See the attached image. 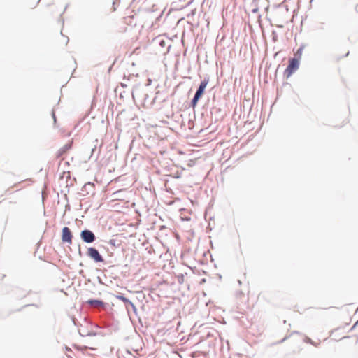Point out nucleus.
Here are the masks:
<instances>
[{"label": "nucleus", "instance_id": "nucleus-1", "mask_svg": "<svg viewBox=\"0 0 358 358\" xmlns=\"http://www.w3.org/2000/svg\"><path fill=\"white\" fill-rule=\"evenodd\" d=\"M300 66V61L296 58L291 57L289 59L288 64L284 71L283 76L286 78H289L292 74L296 71Z\"/></svg>", "mask_w": 358, "mask_h": 358}, {"label": "nucleus", "instance_id": "nucleus-2", "mask_svg": "<svg viewBox=\"0 0 358 358\" xmlns=\"http://www.w3.org/2000/svg\"><path fill=\"white\" fill-rule=\"evenodd\" d=\"M115 296L116 299H119L120 301H121L124 303V306L127 309V311L129 317H131L130 316L131 310L133 312V313L135 315H137V313H138L137 308L131 301H130L128 298H127L122 293H118L117 294L115 295Z\"/></svg>", "mask_w": 358, "mask_h": 358}, {"label": "nucleus", "instance_id": "nucleus-3", "mask_svg": "<svg viewBox=\"0 0 358 358\" xmlns=\"http://www.w3.org/2000/svg\"><path fill=\"white\" fill-rule=\"evenodd\" d=\"M86 255L96 264L103 263L105 259L95 247L87 248Z\"/></svg>", "mask_w": 358, "mask_h": 358}, {"label": "nucleus", "instance_id": "nucleus-4", "mask_svg": "<svg viewBox=\"0 0 358 358\" xmlns=\"http://www.w3.org/2000/svg\"><path fill=\"white\" fill-rule=\"evenodd\" d=\"M211 119L215 123L222 120L226 115L224 110L216 105H213L210 109Z\"/></svg>", "mask_w": 358, "mask_h": 358}, {"label": "nucleus", "instance_id": "nucleus-5", "mask_svg": "<svg viewBox=\"0 0 358 358\" xmlns=\"http://www.w3.org/2000/svg\"><path fill=\"white\" fill-rule=\"evenodd\" d=\"M80 237L83 243L87 244L92 243L96 240L94 233L88 229H83L80 233Z\"/></svg>", "mask_w": 358, "mask_h": 358}, {"label": "nucleus", "instance_id": "nucleus-6", "mask_svg": "<svg viewBox=\"0 0 358 358\" xmlns=\"http://www.w3.org/2000/svg\"><path fill=\"white\" fill-rule=\"evenodd\" d=\"M61 239L63 243L72 244L73 234L68 227H64L62 229Z\"/></svg>", "mask_w": 358, "mask_h": 358}, {"label": "nucleus", "instance_id": "nucleus-7", "mask_svg": "<svg viewBox=\"0 0 358 358\" xmlns=\"http://www.w3.org/2000/svg\"><path fill=\"white\" fill-rule=\"evenodd\" d=\"M84 304L92 307H101L106 308L108 303L99 299H89Z\"/></svg>", "mask_w": 358, "mask_h": 358}, {"label": "nucleus", "instance_id": "nucleus-8", "mask_svg": "<svg viewBox=\"0 0 358 358\" xmlns=\"http://www.w3.org/2000/svg\"><path fill=\"white\" fill-rule=\"evenodd\" d=\"M81 190L85 192L87 195H93L95 194V185L92 182H87L83 185Z\"/></svg>", "mask_w": 358, "mask_h": 358}, {"label": "nucleus", "instance_id": "nucleus-9", "mask_svg": "<svg viewBox=\"0 0 358 358\" xmlns=\"http://www.w3.org/2000/svg\"><path fill=\"white\" fill-rule=\"evenodd\" d=\"M203 94H204L203 93H202L200 91L196 90L193 98L190 101L189 107L192 108H195V107L198 104L199 101L201 99V97L203 96Z\"/></svg>", "mask_w": 358, "mask_h": 358}, {"label": "nucleus", "instance_id": "nucleus-10", "mask_svg": "<svg viewBox=\"0 0 358 358\" xmlns=\"http://www.w3.org/2000/svg\"><path fill=\"white\" fill-rule=\"evenodd\" d=\"M73 141H69L66 144H65L63 147H62L57 152L56 157L59 158L65 155L69 150L72 148Z\"/></svg>", "mask_w": 358, "mask_h": 358}, {"label": "nucleus", "instance_id": "nucleus-11", "mask_svg": "<svg viewBox=\"0 0 358 358\" xmlns=\"http://www.w3.org/2000/svg\"><path fill=\"white\" fill-rule=\"evenodd\" d=\"M209 80H210V78L208 75L204 76L203 79L201 81V83L196 90L204 94L206 88L207 87V85L209 83Z\"/></svg>", "mask_w": 358, "mask_h": 358}, {"label": "nucleus", "instance_id": "nucleus-12", "mask_svg": "<svg viewBox=\"0 0 358 358\" xmlns=\"http://www.w3.org/2000/svg\"><path fill=\"white\" fill-rule=\"evenodd\" d=\"M304 48H305V45L303 44H301L300 45V47L297 49L296 52L294 53L293 58H296V59H298V60L300 61Z\"/></svg>", "mask_w": 358, "mask_h": 358}, {"label": "nucleus", "instance_id": "nucleus-13", "mask_svg": "<svg viewBox=\"0 0 358 358\" xmlns=\"http://www.w3.org/2000/svg\"><path fill=\"white\" fill-rule=\"evenodd\" d=\"M51 116H52V118L53 119V126L54 127H57V117H56V115H55V109L53 108L51 111Z\"/></svg>", "mask_w": 358, "mask_h": 358}, {"label": "nucleus", "instance_id": "nucleus-14", "mask_svg": "<svg viewBox=\"0 0 358 358\" xmlns=\"http://www.w3.org/2000/svg\"><path fill=\"white\" fill-rule=\"evenodd\" d=\"M304 342H306L307 343H309V344H311V345H313V346H315V347H317L318 345L320 344L319 343H317L314 342L311 338H310L308 336L305 337Z\"/></svg>", "mask_w": 358, "mask_h": 358}, {"label": "nucleus", "instance_id": "nucleus-15", "mask_svg": "<svg viewBox=\"0 0 358 358\" xmlns=\"http://www.w3.org/2000/svg\"><path fill=\"white\" fill-rule=\"evenodd\" d=\"M176 278L178 284L182 285L184 282L185 276L182 273L178 274Z\"/></svg>", "mask_w": 358, "mask_h": 358}, {"label": "nucleus", "instance_id": "nucleus-16", "mask_svg": "<svg viewBox=\"0 0 358 358\" xmlns=\"http://www.w3.org/2000/svg\"><path fill=\"white\" fill-rule=\"evenodd\" d=\"M124 357L125 358H134V356L132 355L131 351H129V350H126Z\"/></svg>", "mask_w": 358, "mask_h": 358}, {"label": "nucleus", "instance_id": "nucleus-17", "mask_svg": "<svg viewBox=\"0 0 358 358\" xmlns=\"http://www.w3.org/2000/svg\"><path fill=\"white\" fill-rule=\"evenodd\" d=\"M95 142L96 143V144H95V145H94V147L91 149V157H93V155H94V154L95 151L96 150V147H97L98 140H97V139H96V140H95Z\"/></svg>", "mask_w": 358, "mask_h": 358}, {"label": "nucleus", "instance_id": "nucleus-18", "mask_svg": "<svg viewBox=\"0 0 358 358\" xmlns=\"http://www.w3.org/2000/svg\"><path fill=\"white\" fill-rule=\"evenodd\" d=\"M272 36H273L272 37L273 41L275 42L277 41V39H278V35L276 34V31H274V30L272 31Z\"/></svg>", "mask_w": 358, "mask_h": 358}, {"label": "nucleus", "instance_id": "nucleus-19", "mask_svg": "<svg viewBox=\"0 0 358 358\" xmlns=\"http://www.w3.org/2000/svg\"><path fill=\"white\" fill-rule=\"evenodd\" d=\"M108 243L112 246L117 247L115 239H110Z\"/></svg>", "mask_w": 358, "mask_h": 358}, {"label": "nucleus", "instance_id": "nucleus-20", "mask_svg": "<svg viewBox=\"0 0 358 358\" xmlns=\"http://www.w3.org/2000/svg\"><path fill=\"white\" fill-rule=\"evenodd\" d=\"M159 45L161 46V47H165L166 45V41L164 39H161L159 41Z\"/></svg>", "mask_w": 358, "mask_h": 358}, {"label": "nucleus", "instance_id": "nucleus-21", "mask_svg": "<svg viewBox=\"0 0 358 358\" xmlns=\"http://www.w3.org/2000/svg\"><path fill=\"white\" fill-rule=\"evenodd\" d=\"M79 275H81L83 278H85V272L83 270H80L78 272Z\"/></svg>", "mask_w": 358, "mask_h": 358}, {"label": "nucleus", "instance_id": "nucleus-22", "mask_svg": "<svg viewBox=\"0 0 358 358\" xmlns=\"http://www.w3.org/2000/svg\"><path fill=\"white\" fill-rule=\"evenodd\" d=\"M242 295H243V292H242L241 290L238 291V292H236V296H237V297H240V296H242Z\"/></svg>", "mask_w": 358, "mask_h": 358}, {"label": "nucleus", "instance_id": "nucleus-23", "mask_svg": "<svg viewBox=\"0 0 358 358\" xmlns=\"http://www.w3.org/2000/svg\"><path fill=\"white\" fill-rule=\"evenodd\" d=\"M35 306V307H36V308H38V307H39V306H38V304H34V303H32V304H27V305H25L24 307H28V306Z\"/></svg>", "mask_w": 358, "mask_h": 358}, {"label": "nucleus", "instance_id": "nucleus-24", "mask_svg": "<svg viewBox=\"0 0 358 358\" xmlns=\"http://www.w3.org/2000/svg\"><path fill=\"white\" fill-rule=\"evenodd\" d=\"M78 254H79V255H80V257H82V256H83V252H82V250H81V248H80V245H78Z\"/></svg>", "mask_w": 358, "mask_h": 358}, {"label": "nucleus", "instance_id": "nucleus-25", "mask_svg": "<svg viewBox=\"0 0 358 358\" xmlns=\"http://www.w3.org/2000/svg\"><path fill=\"white\" fill-rule=\"evenodd\" d=\"M258 11H259V8H252V10H251V12L252 13H257Z\"/></svg>", "mask_w": 358, "mask_h": 358}, {"label": "nucleus", "instance_id": "nucleus-26", "mask_svg": "<svg viewBox=\"0 0 358 358\" xmlns=\"http://www.w3.org/2000/svg\"><path fill=\"white\" fill-rule=\"evenodd\" d=\"M358 325V320L351 327L350 331H352Z\"/></svg>", "mask_w": 358, "mask_h": 358}, {"label": "nucleus", "instance_id": "nucleus-27", "mask_svg": "<svg viewBox=\"0 0 358 358\" xmlns=\"http://www.w3.org/2000/svg\"><path fill=\"white\" fill-rule=\"evenodd\" d=\"M193 1L194 0H190L184 7L186 8L189 6L193 3Z\"/></svg>", "mask_w": 358, "mask_h": 358}, {"label": "nucleus", "instance_id": "nucleus-28", "mask_svg": "<svg viewBox=\"0 0 358 358\" xmlns=\"http://www.w3.org/2000/svg\"><path fill=\"white\" fill-rule=\"evenodd\" d=\"M96 334V333L92 331V332H88L87 334V336H95Z\"/></svg>", "mask_w": 358, "mask_h": 358}, {"label": "nucleus", "instance_id": "nucleus-29", "mask_svg": "<svg viewBox=\"0 0 358 358\" xmlns=\"http://www.w3.org/2000/svg\"><path fill=\"white\" fill-rule=\"evenodd\" d=\"M147 82H148V83H147L146 85H150V84H151L152 80H151V79H150V78H148V79L147 80Z\"/></svg>", "mask_w": 358, "mask_h": 358}, {"label": "nucleus", "instance_id": "nucleus-30", "mask_svg": "<svg viewBox=\"0 0 358 358\" xmlns=\"http://www.w3.org/2000/svg\"><path fill=\"white\" fill-rule=\"evenodd\" d=\"M175 178H180V173H177L176 175L174 176Z\"/></svg>", "mask_w": 358, "mask_h": 358}, {"label": "nucleus", "instance_id": "nucleus-31", "mask_svg": "<svg viewBox=\"0 0 358 358\" xmlns=\"http://www.w3.org/2000/svg\"><path fill=\"white\" fill-rule=\"evenodd\" d=\"M206 278H202V279L200 280V282H199V283L201 285V284H203V283L206 282Z\"/></svg>", "mask_w": 358, "mask_h": 358}, {"label": "nucleus", "instance_id": "nucleus-32", "mask_svg": "<svg viewBox=\"0 0 358 358\" xmlns=\"http://www.w3.org/2000/svg\"><path fill=\"white\" fill-rule=\"evenodd\" d=\"M115 62H116V59L114 61V62H113V63H115ZM113 64H112V65L108 68V72H110V71H111V69H112V68H113Z\"/></svg>", "mask_w": 358, "mask_h": 358}, {"label": "nucleus", "instance_id": "nucleus-33", "mask_svg": "<svg viewBox=\"0 0 358 358\" xmlns=\"http://www.w3.org/2000/svg\"><path fill=\"white\" fill-rule=\"evenodd\" d=\"M98 281L100 284H103L102 280L100 277H97Z\"/></svg>", "mask_w": 358, "mask_h": 358}, {"label": "nucleus", "instance_id": "nucleus-34", "mask_svg": "<svg viewBox=\"0 0 358 358\" xmlns=\"http://www.w3.org/2000/svg\"><path fill=\"white\" fill-rule=\"evenodd\" d=\"M287 338V337H285L284 338H282V340H280V341H279V343H281L284 342Z\"/></svg>", "mask_w": 358, "mask_h": 358}, {"label": "nucleus", "instance_id": "nucleus-35", "mask_svg": "<svg viewBox=\"0 0 358 358\" xmlns=\"http://www.w3.org/2000/svg\"><path fill=\"white\" fill-rule=\"evenodd\" d=\"M207 229L210 230V231L212 230V228L210 227V223L208 224V226Z\"/></svg>", "mask_w": 358, "mask_h": 358}, {"label": "nucleus", "instance_id": "nucleus-36", "mask_svg": "<svg viewBox=\"0 0 358 358\" xmlns=\"http://www.w3.org/2000/svg\"><path fill=\"white\" fill-rule=\"evenodd\" d=\"M31 293V290H29L27 292V294H25L24 296H26Z\"/></svg>", "mask_w": 358, "mask_h": 358}, {"label": "nucleus", "instance_id": "nucleus-37", "mask_svg": "<svg viewBox=\"0 0 358 358\" xmlns=\"http://www.w3.org/2000/svg\"><path fill=\"white\" fill-rule=\"evenodd\" d=\"M237 282H238V284L239 285H242V282H241V280H237Z\"/></svg>", "mask_w": 358, "mask_h": 358}, {"label": "nucleus", "instance_id": "nucleus-38", "mask_svg": "<svg viewBox=\"0 0 358 358\" xmlns=\"http://www.w3.org/2000/svg\"><path fill=\"white\" fill-rule=\"evenodd\" d=\"M292 334H299V332L298 331H294L292 333Z\"/></svg>", "mask_w": 358, "mask_h": 358}, {"label": "nucleus", "instance_id": "nucleus-39", "mask_svg": "<svg viewBox=\"0 0 358 358\" xmlns=\"http://www.w3.org/2000/svg\"><path fill=\"white\" fill-rule=\"evenodd\" d=\"M66 208L69 210L70 209V205L69 204H66Z\"/></svg>", "mask_w": 358, "mask_h": 358}, {"label": "nucleus", "instance_id": "nucleus-40", "mask_svg": "<svg viewBox=\"0 0 358 358\" xmlns=\"http://www.w3.org/2000/svg\"><path fill=\"white\" fill-rule=\"evenodd\" d=\"M66 350L67 351H71V350L69 347H67V346H66Z\"/></svg>", "mask_w": 358, "mask_h": 358}, {"label": "nucleus", "instance_id": "nucleus-41", "mask_svg": "<svg viewBox=\"0 0 358 358\" xmlns=\"http://www.w3.org/2000/svg\"><path fill=\"white\" fill-rule=\"evenodd\" d=\"M79 266H84V264H83V262H80V263H79Z\"/></svg>", "mask_w": 358, "mask_h": 358}, {"label": "nucleus", "instance_id": "nucleus-42", "mask_svg": "<svg viewBox=\"0 0 358 358\" xmlns=\"http://www.w3.org/2000/svg\"><path fill=\"white\" fill-rule=\"evenodd\" d=\"M72 320H73V322L74 323V324L76 325V319L73 318Z\"/></svg>", "mask_w": 358, "mask_h": 358}, {"label": "nucleus", "instance_id": "nucleus-43", "mask_svg": "<svg viewBox=\"0 0 358 358\" xmlns=\"http://www.w3.org/2000/svg\"><path fill=\"white\" fill-rule=\"evenodd\" d=\"M68 6H69V4L66 5V6H65V8H64V12L67 9Z\"/></svg>", "mask_w": 358, "mask_h": 358}, {"label": "nucleus", "instance_id": "nucleus-44", "mask_svg": "<svg viewBox=\"0 0 358 358\" xmlns=\"http://www.w3.org/2000/svg\"><path fill=\"white\" fill-rule=\"evenodd\" d=\"M113 10H116V8L114 6V5H115V2H113Z\"/></svg>", "mask_w": 358, "mask_h": 358}, {"label": "nucleus", "instance_id": "nucleus-45", "mask_svg": "<svg viewBox=\"0 0 358 358\" xmlns=\"http://www.w3.org/2000/svg\"><path fill=\"white\" fill-rule=\"evenodd\" d=\"M218 278H219L220 280H221V278H222V275H221L220 274H219V275H218Z\"/></svg>", "mask_w": 358, "mask_h": 358}, {"label": "nucleus", "instance_id": "nucleus-46", "mask_svg": "<svg viewBox=\"0 0 358 358\" xmlns=\"http://www.w3.org/2000/svg\"><path fill=\"white\" fill-rule=\"evenodd\" d=\"M350 52H348L345 55V57H347L348 55H349Z\"/></svg>", "mask_w": 358, "mask_h": 358}, {"label": "nucleus", "instance_id": "nucleus-47", "mask_svg": "<svg viewBox=\"0 0 358 358\" xmlns=\"http://www.w3.org/2000/svg\"><path fill=\"white\" fill-rule=\"evenodd\" d=\"M215 96H213V101L214 102L215 101Z\"/></svg>", "mask_w": 358, "mask_h": 358}, {"label": "nucleus", "instance_id": "nucleus-48", "mask_svg": "<svg viewBox=\"0 0 358 358\" xmlns=\"http://www.w3.org/2000/svg\"><path fill=\"white\" fill-rule=\"evenodd\" d=\"M122 87H125V86H126V85L122 83Z\"/></svg>", "mask_w": 358, "mask_h": 358}, {"label": "nucleus", "instance_id": "nucleus-49", "mask_svg": "<svg viewBox=\"0 0 358 358\" xmlns=\"http://www.w3.org/2000/svg\"><path fill=\"white\" fill-rule=\"evenodd\" d=\"M69 41V38L67 37L66 43H68Z\"/></svg>", "mask_w": 358, "mask_h": 358}, {"label": "nucleus", "instance_id": "nucleus-50", "mask_svg": "<svg viewBox=\"0 0 358 358\" xmlns=\"http://www.w3.org/2000/svg\"><path fill=\"white\" fill-rule=\"evenodd\" d=\"M80 335H81L82 336H84L85 335L82 334V333L80 332Z\"/></svg>", "mask_w": 358, "mask_h": 358}, {"label": "nucleus", "instance_id": "nucleus-51", "mask_svg": "<svg viewBox=\"0 0 358 358\" xmlns=\"http://www.w3.org/2000/svg\"><path fill=\"white\" fill-rule=\"evenodd\" d=\"M40 1H41V0H39V1H38V3Z\"/></svg>", "mask_w": 358, "mask_h": 358}, {"label": "nucleus", "instance_id": "nucleus-52", "mask_svg": "<svg viewBox=\"0 0 358 358\" xmlns=\"http://www.w3.org/2000/svg\"><path fill=\"white\" fill-rule=\"evenodd\" d=\"M229 358H231V357H229Z\"/></svg>", "mask_w": 358, "mask_h": 358}]
</instances>
